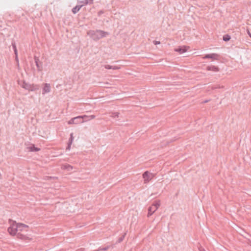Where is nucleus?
Wrapping results in <instances>:
<instances>
[{"label":"nucleus","mask_w":251,"mask_h":251,"mask_svg":"<svg viewBox=\"0 0 251 251\" xmlns=\"http://www.w3.org/2000/svg\"><path fill=\"white\" fill-rule=\"evenodd\" d=\"M87 34L89 35L94 40L97 41L103 37H106L109 35L107 32H105L100 30H90L87 32Z\"/></svg>","instance_id":"obj_1"},{"label":"nucleus","mask_w":251,"mask_h":251,"mask_svg":"<svg viewBox=\"0 0 251 251\" xmlns=\"http://www.w3.org/2000/svg\"><path fill=\"white\" fill-rule=\"evenodd\" d=\"M9 222L11 225L8 228V231L10 235H15L18 232V229L20 228V226H22L20 225L19 226H17V223L12 220H9Z\"/></svg>","instance_id":"obj_2"},{"label":"nucleus","mask_w":251,"mask_h":251,"mask_svg":"<svg viewBox=\"0 0 251 251\" xmlns=\"http://www.w3.org/2000/svg\"><path fill=\"white\" fill-rule=\"evenodd\" d=\"M160 201H155L148 208V217L151 216L160 206Z\"/></svg>","instance_id":"obj_3"},{"label":"nucleus","mask_w":251,"mask_h":251,"mask_svg":"<svg viewBox=\"0 0 251 251\" xmlns=\"http://www.w3.org/2000/svg\"><path fill=\"white\" fill-rule=\"evenodd\" d=\"M142 176L144 178V182L145 184L149 183L154 177V174L149 171L144 172Z\"/></svg>","instance_id":"obj_4"},{"label":"nucleus","mask_w":251,"mask_h":251,"mask_svg":"<svg viewBox=\"0 0 251 251\" xmlns=\"http://www.w3.org/2000/svg\"><path fill=\"white\" fill-rule=\"evenodd\" d=\"M220 55L219 54L214 53L206 54L202 57L203 59H211L212 61H218L220 59Z\"/></svg>","instance_id":"obj_5"},{"label":"nucleus","mask_w":251,"mask_h":251,"mask_svg":"<svg viewBox=\"0 0 251 251\" xmlns=\"http://www.w3.org/2000/svg\"><path fill=\"white\" fill-rule=\"evenodd\" d=\"M50 85L49 83L43 84L42 94L45 95L46 93H49L50 91Z\"/></svg>","instance_id":"obj_6"},{"label":"nucleus","mask_w":251,"mask_h":251,"mask_svg":"<svg viewBox=\"0 0 251 251\" xmlns=\"http://www.w3.org/2000/svg\"><path fill=\"white\" fill-rule=\"evenodd\" d=\"M34 61L36 65V67L37 68V69L38 71H42L43 69V64L42 62H41L39 59L36 57V56H34Z\"/></svg>","instance_id":"obj_7"},{"label":"nucleus","mask_w":251,"mask_h":251,"mask_svg":"<svg viewBox=\"0 0 251 251\" xmlns=\"http://www.w3.org/2000/svg\"><path fill=\"white\" fill-rule=\"evenodd\" d=\"M74 118L75 124L83 123L89 121V120H82V117H80V116H78L74 117Z\"/></svg>","instance_id":"obj_8"},{"label":"nucleus","mask_w":251,"mask_h":251,"mask_svg":"<svg viewBox=\"0 0 251 251\" xmlns=\"http://www.w3.org/2000/svg\"><path fill=\"white\" fill-rule=\"evenodd\" d=\"M206 70L214 72H218L219 71V68L218 66L211 65L207 66Z\"/></svg>","instance_id":"obj_9"},{"label":"nucleus","mask_w":251,"mask_h":251,"mask_svg":"<svg viewBox=\"0 0 251 251\" xmlns=\"http://www.w3.org/2000/svg\"><path fill=\"white\" fill-rule=\"evenodd\" d=\"M61 168L62 170H66L67 171H71L73 170V167L68 164L65 163L61 165Z\"/></svg>","instance_id":"obj_10"},{"label":"nucleus","mask_w":251,"mask_h":251,"mask_svg":"<svg viewBox=\"0 0 251 251\" xmlns=\"http://www.w3.org/2000/svg\"><path fill=\"white\" fill-rule=\"evenodd\" d=\"M188 47H187L186 46H183L179 47L178 48L176 49L175 50L176 51L178 52L179 53H182L183 52H185L187 51Z\"/></svg>","instance_id":"obj_11"},{"label":"nucleus","mask_w":251,"mask_h":251,"mask_svg":"<svg viewBox=\"0 0 251 251\" xmlns=\"http://www.w3.org/2000/svg\"><path fill=\"white\" fill-rule=\"evenodd\" d=\"M20 225L22 226H20V228L18 229V231H27V228L28 227L27 226L21 223H17V226H19Z\"/></svg>","instance_id":"obj_12"},{"label":"nucleus","mask_w":251,"mask_h":251,"mask_svg":"<svg viewBox=\"0 0 251 251\" xmlns=\"http://www.w3.org/2000/svg\"><path fill=\"white\" fill-rule=\"evenodd\" d=\"M83 6V4H80L78 2V4L72 9V12L74 14L76 13L79 11L80 9Z\"/></svg>","instance_id":"obj_13"},{"label":"nucleus","mask_w":251,"mask_h":251,"mask_svg":"<svg viewBox=\"0 0 251 251\" xmlns=\"http://www.w3.org/2000/svg\"><path fill=\"white\" fill-rule=\"evenodd\" d=\"M93 2V0H78V3L80 4H83V6L87 4H91Z\"/></svg>","instance_id":"obj_14"},{"label":"nucleus","mask_w":251,"mask_h":251,"mask_svg":"<svg viewBox=\"0 0 251 251\" xmlns=\"http://www.w3.org/2000/svg\"><path fill=\"white\" fill-rule=\"evenodd\" d=\"M80 117H82V120H89V121L91 119H93L95 118V116L94 115H92L90 116L83 115L80 116Z\"/></svg>","instance_id":"obj_15"},{"label":"nucleus","mask_w":251,"mask_h":251,"mask_svg":"<svg viewBox=\"0 0 251 251\" xmlns=\"http://www.w3.org/2000/svg\"><path fill=\"white\" fill-rule=\"evenodd\" d=\"M104 68L107 69L119 70L121 68L120 66H110L109 65H105Z\"/></svg>","instance_id":"obj_16"},{"label":"nucleus","mask_w":251,"mask_h":251,"mask_svg":"<svg viewBox=\"0 0 251 251\" xmlns=\"http://www.w3.org/2000/svg\"><path fill=\"white\" fill-rule=\"evenodd\" d=\"M73 140H74V137H73V133H72L71 134H70V138L69 139V143H68V147H67V150H70V148H71V146L73 143Z\"/></svg>","instance_id":"obj_17"},{"label":"nucleus","mask_w":251,"mask_h":251,"mask_svg":"<svg viewBox=\"0 0 251 251\" xmlns=\"http://www.w3.org/2000/svg\"><path fill=\"white\" fill-rule=\"evenodd\" d=\"M23 87L25 89L28 90L29 91L31 90V85L30 84H28L24 82Z\"/></svg>","instance_id":"obj_18"},{"label":"nucleus","mask_w":251,"mask_h":251,"mask_svg":"<svg viewBox=\"0 0 251 251\" xmlns=\"http://www.w3.org/2000/svg\"><path fill=\"white\" fill-rule=\"evenodd\" d=\"M17 236L18 238L22 239H25L27 238L28 237L26 236V235H24L23 234L20 233V232H18L17 233Z\"/></svg>","instance_id":"obj_19"},{"label":"nucleus","mask_w":251,"mask_h":251,"mask_svg":"<svg viewBox=\"0 0 251 251\" xmlns=\"http://www.w3.org/2000/svg\"><path fill=\"white\" fill-rule=\"evenodd\" d=\"M211 88V89L214 90L218 88H224L223 86H221L220 84H216L212 86H209L208 88Z\"/></svg>","instance_id":"obj_20"},{"label":"nucleus","mask_w":251,"mask_h":251,"mask_svg":"<svg viewBox=\"0 0 251 251\" xmlns=\"http://www.w3.org/2000/svg\"><path fill=\"white\" fill-rule=\"evenodd\" d=\"M119 113L118 112H112L110 116L112 118H116L119 117Z\"/></svg>","instance_id":"obj_21"},{"label":"nucleus","mask_w":251,"mask_h":251,"mask_svg":"<svg viewBox=\"0 0 251 251\" xmlns=\"http://www.w3.org/2000/svg\"><path fill=\"white\" fill-rule=\"evenodd\" d=\"M230 39V37L228 35H226L223 36V40L225 41H228Z\"/></svg>","instance_id":"obj_22"},{"label":"nucleus","mask_w":251,"mask_h":251,"mask_svg":"<svg viewBox=\"0 0 251 251\" xmlns=\"http://www.w3.org/2000/svg\"><path fill=\"white\" fill-rule=\"evenodd\" d=\"M69 125L75 124L74 118H72L68 122Z\"/></svg>","instance_id":"obj_23"},{"label":"nucleus","mask_w":251,"mask_h":251,"mask_svg":"<svg viewBox=\"0 0 251 251\" xmlns=\"http://www.w3.org/2000/svg\"><path fill=\"white\" fill-rule=\"evenodd\" d=\"M109 249V247L107 246L105 248H101V249H99L97 251H105L106 250H107L108 249Z\"/></svg>","instance_id":"obj_24"},{"label":"nucleus","mask_w":251,"mask_h":251,"mask_svg":"<svg viewBox=\"0 0 251 251\" xmlns=\"http://www.w3.org/2000/svg\"><path fill=\"white\" fill-rule=\"evenodd\" d=\"M126 235V233H125L121 237H120L119 239H118V242L120 243L121 242H122L124 238H125V236Z\"/></svg>","instance_id":"obj_25"},{"label":"nucleus","mask_w":251,"mask_h":251,"mask_svg":"<svg viewBox=\"0 0 251 251\" xmlns=\"http://www.w3.org/2000/svg\"><path fill=\"white\" fill-rule=\"evenodd\" d=\"M39 150V149L36 148L35 146L33 144H32V151H38Z\"/></svg>","instance_id":"obj_26"},{"label":"nucleus","mask_w":251,"mask_h":251,"mask_svg":"<svg viewBox=\"0 0 251 251\" xmlns=\"http://www.w3.org/2000/svg\"><path fill=\"white\" fill-rule=\"evenodd\" d=\"M48 179H57V177L55 176H46Z\"/></svg>","instance_id":"obj_27"},{"label":"nucleus","mask_w":251,"mask_h":251,"mask_svg":"<svg viewBox=\"0 0 251 251\" xmlns=\"http://www.w3.org/2000/svg\"><path fill=\"white\" fill-rule=\"evenodd\" d=\"M12 48L13 49V50H17V48H16V44L15 43H12Z\"/></svg>","instance_id":"obj_28"},{"label":"nucleus","mask_w":251,"mask_h":251,"mask_svg":"<svg viewBox=\"0 0 251 251\" xmlns=\"http://www.w3.org/2000/svg\"><path fill=\"white\" fill-rule=\"evenodd\" d=\"M153 43L155 44V45H157V44H159L160 43L159 41H153Z\"/></svg>","instance_id":"obj_29"},{"label":"nucleus","mask_w":251,"mask_h":251,"mask_svg":"<svg viewBox=\"0 0 251 251\" xmlns=\"http://www.w3.org/2000/svg\"><path fill=\"white\" fill-rule=\"evenodd\" d=\"M14 53H15V56H17L18 55V51H17V50H14Z\"/></svg>","instance_id":"obj_30"},{"label":"nucleus","mask_w":251,"mask_h":251,"mask_svg":"<svg viewBox=\"0 0 251 251\" xmlns=\"http://www.w3.org/2000/svg\"><path fill=\"white\" fill-rule=\"evenodd\" d=\"M75 251H84V249L83 248H80V249L77 250Z\"/></svg>","instance_id":"obj_31"},{"label":"nucleus","mask_w":251,"mask_h":251,"mask_svg":"<svg viewBox=\"0 0 251 251\" xmlns=\"http://www.w3.org/2000/svg\"><path fill=\"white\" fill-rule=\"evenodd\" d=\"M29 151H31V146L28 147L27 148Z\"/></svg>","instance_id":"obj_32"},{"label":"nucleus","mask_w":251,"mask_h":251,"mask_svg":"<svg viewBox=\"0 0 251 251\" xmlns=\"http://www.w3.org/2000/svg\"><path fill=\"white\" fill-rule=\"evenodd\" d=\"M209 101H210L209 100H205L202 103H207V102H209Z\"/></svg>","instance_id":"obj_33"},{"label":"nucleus","mask_w":251,"mask_h":251,"mask_svg":"<svg viewBox=\"0 0 251 251\" xmlns=\"http://www.w3.org/2000/svg\"><path fill=\"white\" fill-rule=\"evenodd\" d=\"M36 89V88H35V87L34 86L33 84H32V91H33V90H35Z\"/></svg>","instance_id":"obj_34"},{"label":"nucleus","mask_w":251,"mask_h":251,"mask_svg":"<svg viewBox=\"0 0 251 251\" xmlns=\"http://www.w3.org/2000/svg\"><path fill=\"white\" fill-rule=\"evenodd\" d=\"M199 251H205L204 249H202V248H200Z\"/></svg>","instance_id":"obj_35"},{"label":"nucleus","mask_w":251,"mask_h":251,"mask_svg":"<svg viewBox=\"0 0 251 251\" xmlns=\"http://www.w3.org/2000/svg\"><path fill=\"white\" fill-rule=\"evenodd\" d=\"M248 33L249 35L251 37V34L249 30L248 31Z\"/></svg>","instance_id":"obj_36"},{"label":"nucleus","mask_w":251,"mask_h":251,"mask_svg":"<svg viewBox=\"0 0 251 251\" xmlns=\"http://www.w3.org/2000/svg\"><path fill=\"white\" fill-rule=\"evenodd\" d=\"M103 13V12L100 11L99 12V15H100L101 14Z\"/></svg>","instance_id":"obj_37"},{"label":"nucleus","mask_w":251,"mask_h":251,"mask_svg":"<svg viewBox=\"0 0 251 251\" xmlns=\"http://www.w3.org/2000/svg\"><path fill=\"white\" fill-rule=\"evenodd\" d=\"M15 58H16V61L18 62V55L17 56V57H16V56H15Z\"/></svg>","instance_id":"obj_38"}]
</instances>
